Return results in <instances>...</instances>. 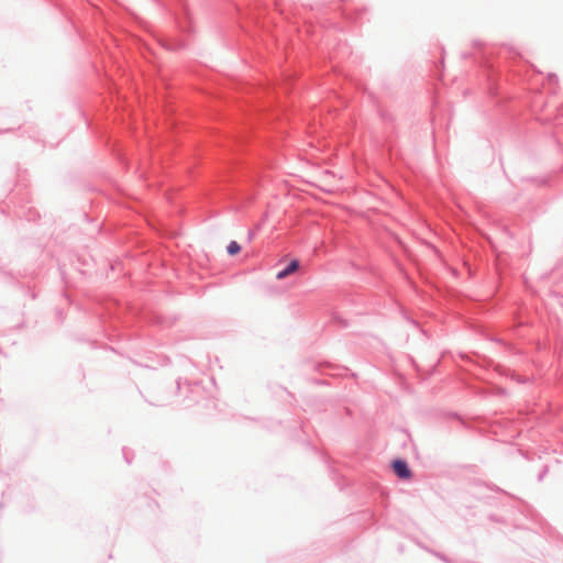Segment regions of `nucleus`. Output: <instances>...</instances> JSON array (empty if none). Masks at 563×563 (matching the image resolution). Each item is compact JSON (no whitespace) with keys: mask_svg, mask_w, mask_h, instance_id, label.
Returning <instances> with one entry per match:
<instances>
[{"mask_svg":"<svg viewBox=\"0 0 563 563\" xmlns=\"http://www.w3.org/2000/svg\"><path fill=\"white\" fill-rule=\"evenodd\" d=\"M299 268V262L297 260H294L289 263V265L284 268L283 271L278 272L276 274V278L277 279H284L286 277H288L289 275L294 274L296 271H298Z\"/></svg>","mask_w":563,"mask_h":563,"instance_id":"2","label":"nucleus"},{"mask_svg":"<svg viewBox=\"0 0 563 563\" xmlns=\"http://www.w3.org/2000/svg\"><path fill=\"white\" fill-rule=\"evenodd\" d=\"M241 251V246L239 245L238 242L235 241H232L229 245H228V253L230 255H236L239 252Z\"/></svg>","mask_w":563,"mask_h":563,"instance_id":"3","label":"nucleus"},{"mask_svg":"<svg viewBox=\"0 0 563 563\" xmlns=\"http://www.w3.org/2000/svg\"><path fill=\"white\" fill-rule=\"evenodd\" d=\"M394 472L404 479H408L411 477V472L407 465V463L402 460H397L393 463Z\"/></svg>","mask_w":563,"mask_h":563,"instance_id":"1","label":"nucleus"}]
</instances>
